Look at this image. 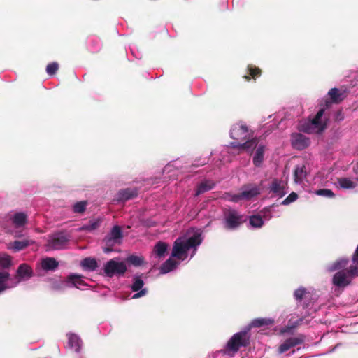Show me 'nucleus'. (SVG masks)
Returning a JSON list of instances; mask_svg holds the SVG:
<instances>
[{
	"instance_id": "obj_1",
	"label": "nucleus",
	"mask_w": 358,
	"mask_h": 358,
	"mask_svg": "<svg viewBox=\"0 0 358 358\" xmlns=\"http://www.w3.org/2000/svg\"><path fill=\"white\" fill-rule=\"evenodd\" d=\"M230 136L235 141L230 143L224 149L229 152L230 149L237 150L238 152L246 151L252 152L257 145V139L252 138V132L243 122L234 124L230 130Z\"/></svg>"
},
{
	"instance_id": "obj_2",
	"label": "nucleus",
	"mask_w": 358,
	"mask_h": 358,
	"mask_svg": "<svg viewBox=\"0 0 358 358\" xmlns=\"http://www.w3.org/2000/svg\"><path fill=\"white\" fill-rule=\"evenodd\" d=\"M33 275L32 268L25 263L19 265L15 276H10L8 271H0V294L17 287L21 282L29 280Z\"/></svg>"
},
{
	"instance_id": "obj_3",
	"label": "nucleus",
	"mask_w": 358,
	"mask_h": 358,
	"mask_svg": "<svg viewBox=\"0 0 358 358\" xmlns=\"http://www.w3.org/2000/svg\"><path fill=\"white\" fill-rule=\"evenodd\" d=\"M248 329L249 328H244L242 331L234 334L228 341L224 349L220 352L232 357L241 348L247 347L250 344V339Z\"/></svg>"
},
{
	"instance_id": "obj_4",
	"label": "nucleus",
	"mask_w": 358,
	"mask_h": 358,
	"mask_svg": "<svg viewBox=\"0 0 358 358\" xmlns=\"http://www.w3.org/2000/svg\"><path fill=\"white\" fill-rule=\"evenodd\" d=\"M324 109H320L317 115L311 120H308L299 124V129L308 134H319L324 130L327 126V119L323 118Z\"/></svg>"
},
{
	"instance_id": "obj_5",
	"label": "nucleus",
	"mask_w": 358,
	"mask_h": 358,
	"mask_svg": "<svg viewBox=\"0 0 358 358\" xmlns=\"http://www.w3.org/2000/svg\"><path fill=\"white\" fill-rule=\"evenodd\" d=\"M203 239L200 229H191L182 236L178 237L173 246H199Z\"/></svg>"
},
{
	"instance_id": "obj_6",
	"label": "nucleus",
	"mask_w": 358,
	"mask_h": 358,
	"mask_svg": "<svg viewBox=\"0 0 358 358\" xmlns=\"http://www.w3.org/2000/svg\"><path fill=\"white\" fill-rule=\"evenodd\" d=\"M127 270L125 262L114 258L108 261L103 266V273L106 277L122 276Z\"/></svg>"
},
{
	"instance_id": "obj_7",
	"label": "nucleus",
	"mask_w": 358,
	"mask_h": 358,
	"mask_svg": "<svg viewBox=\"0 0 358 358\" xmlns=\"http://www.w3.org/2000/svg\"><path fill=\"white\" fill-rule=\"evenodd\" d=\"M197 248H172L171 255L180 264L188 258H192Z\"/></svg>"
},
{
	"instance_id": "obj_8",
	"label": "nucleus",
	"mask_w": 358,
	"mask_h": 358,
	"mask_svg": "<svg viewBox=\"0 0 358 358\" xmlns=\"http://www.w3.org/2000/svg\"><path fill=\"white\" fill-rule=\"evenodd\" d=\"M144 285L142 275H134L133 276L130 287L136 293L132 296V299H138L148 294V289L144 287Z\"/></svg>"
},
{
	"instance_id": "obj_9",
	"label": "nucleus",
	"mask_w": 358,
	"mask_h": 358,
	"mask_svg": "<svg viewBox=\"0 0 358 358\" xmlns=\"http://www.w3.org/2000/svg\"><path fill=\"white\" fill-rule=\"evenodd\" d=\"M269 190L272 197L282 198L287 193V184L284 180L274 179L270 185Z\"/></svg>"
},
{
	"instance_id": "obj_10",
	"label": "nucleus",
	"mask_w": 358,
	"mask_h": 358,
	"mask_svg": "<svg viewBox=\"0 0 358 358\" xmlns=\"http://www.w3.org/2000/svg\"><path fill=\"white\" fill-rule=\"evenodd\" d=\"M290 142L292 148L298 150H303L310 144L309 138L299 133H293L291 135Z\"/></svg>"
},
{
	"instance_id": "obj_11",
	"label": "nucleus",
	"mask_w": 358,
	"mask_h": 358,
	"mask_svg": "<svg viewBox=\"0 0 358 358\" xmlns=\"http://www.w3.org/2000/svg\"><path fill=\"white\" fill-rule=\"evenodd\" d=\"M242 218L237 211L229 210L225 213L224 227L229 229H236L241 224Z\"/></svg>"
},
{
	"instance_id": "obj_12",
	"label": "nucleus",
	"mask_w": 358,
	"mask_h": 358,
	"mask_svg": "<svg viewBox=\"0 0 358 358\" xmlns=\"http://www.w3.org/2000/svg\"><path fill=\"white\" fill-rule=\"evenodd\" d=\"M303 341L304 338L303 336L289 337L279 345L278 352L279 354H282L290 350L292 348L303 343Z\"/></svg>"
},
{
	"instance_id": "obj_13",
	"label": "nucleus",
	"mask_w": 358,
	"mask_h": 358,
	"mask_svg": "<svg viewBox=\"0 0 358 358\" xmlns=\"http://www.w3.org/2000/svg\"><path fill=\"white\" fill-rule=\"evenodd\" d=\"M9 221L15 229H21L27 222V215L22 212H17L10 216Z\"/></svg>"
},
{
	"instance_id": "obj_14",
	"label": "nucleus",
	"mask_w": 358,
	"mask_h": 358,
	"mask_svg": "<svg viewBox=\"0 0 358 358\" xmlns=\"http://www.w3.org/2000/svg\"><path fill=\"white\" fill-rule=\"evenodd\" d=\"M332 282L336 287L343 288L350 283L351 279L345 271L341 270L338 271L334 275Z\"/></svg>"
},
{
	"instance_id": "obj_15",
	"label": "nucleus",
	"mask_w": 358,
	"mask_h": 358,
	"mask_svg": "<svg viewBox=\"0 0 358 358\" xmlns=\"http://www.w3.org/2000/svg\"><path fill=\"white\" fill-rule=\"evenodd\" d=\"M260 193V186L255 184H248L241 188V194L244 200H250Z\"/></svg>"
},
{
	"instance_id": "obj_16",
	"label": "nucleus",
	"mask_w": 358,
	"mask_h": 358,
	"mask_svg": "<svg viewBox=\"0 0 358 358\" xmlns=\"http://www.w3.org/2000/svg\"><path fill=\"white\" fill-rule=\"evenodd\" d=\"M124 233L121 227L118 225L114 226L108 233L107 241L113 244H120L123 238Z\"/></svg>"
},
{
	"instance_id": "obj_17",
	"label": "nucleus",
	"mask_w": 358,
	"mask_h": 358,
	"mask_svg": "<svg viewBox=\"0 0 358 358\" xmlns=\"http://www.w3.org/2000/svg\"><path fill=\"white\" fill-rule=\"evenodd\" d=\"M358 185V179H352L348 178H340L335 182V186L339 189H352Z\"/></svg>"
},
{
	"instance_id": "obj_18",
	"label": "nucleus",
	"mask_w": 358,
	"mask_h": 358,
	"mask_svg": "<svg viewBox=\"0 0 358 358\" xmlns=\"http://www.w3.org/2000/svg\"><path fill=\"white\" fill-rule=\"evenodd\" d=\"M180 265L179 262H177L172 256L165 261L159 267L160 274H166L176 269Z\"/></svg>"
},
{
	"instance_id": "obj_19",
	"label": "nucleus",
	"mask_w": 358,
	"mask_h": 358,
	"mask_svg": "<svg viewBox=\"0 0 358 358\" xmlns=\"http://www.w3.org/2000/svg\"><path fill=\"white\" fill-rule=\"evenodd\" d=\"M67 336L68 346L76 352L79 353L83 344L81 338L77 334L72 333H69Z\"/></svg>"
},
{
	"instance_id": "obj_20",
	"label": "nucleus",
	"mask_w": 358,
	"mask_h": 358,
	"mask_svg": "<svg viewBox=\"0 0 358 358\" xmlns=\"http://www.w3.org/2000/svg\"><path fill=\"white\" fill-rule=\"evenodd\" d=\"M266 147L263 144H259L257 142V145L256 148L252 150L254 151L255 150L254 156H253V164L255 166H260L264 161V155L265 152Z\"/></svg>"
},
{
	"instance_id": "obj_21",
	"label": "nucleus",
	"mask_w": 358,
	"mask_h": 358,
	"mask_svg": "<svg viewBox=\"0 0 358 358\" xmlns=\"http://www.w3.org/2000/svg\"><path fill=\"white\" fill-rule=\"evenodd\" d=\"M274 319L271 317H259L252 320V322L245 328H249L248 333L252 327H261L263 326H268L274 324Z\"/></svg>"
},
{
	"instance_id": "obj_22",
	"label": "nucleus",
	"mask_w": 358,
	"mask_h": 358,
	"mask_svg": "<svg viewBox=\"0 0 358 358\" xmlns=\"http://www.w3.org/2000/svg\"><path fill=\"white\" fill-rule=\"evenodd\" d=\"M68 240V236L64 232H57L52 234L49 238L50 246H60Z\"/></svg>"
},
{
	"instance_id": "obj_23",
	"label": "nucleus",
	"mask_w": 358,
	"mask_h": 358,
	"mask_svg": "<svg viewBox=\"0 0 358 358\" xmlns=\"http://www.w3.org/2000/svg\"><path fill=\"white\" fill-rule=\"evenodd\" d=\"M58 265V262L53 257H45L41 260V267L45 271H54Z\"/></svg>"
},
{
	"instance_id": "obj_24",
	"label": "nucleus",
	"mask_w": 358,
	"mask_h": 358,
	"mask_svg": "<svg viewBox=\"0 0 358 358\" xmlns=\"http://www.w3.org/2000/svg\"><path fill=\"white\" fill-rule=\"evenodd\" d=\"M67 284L69 287H75L78 289H82L86 285L81 275L77 274L69 275L67 278Z\"/></svg>"
},
{
	"instance_id": "obj_25",
	"label": "nucleus",
	"mask_w": 358,
	"mask_h": 358,
	"mask_svg": "<svg viewBox=\"0 0 358 358\" xmlns=\"http://www.w3.org/2000/svg\"><path fill=\"white\" fill-rule=\"evenodd\" d=\"M137 195L136 189H125L120 191L117 194V201H124L131 199Z\"/></svg>"
},
{
	"instance_id": "obj_26",
	"label": "nucleus",
	"mask_w": 358,
	"mask_h": 358,
	"mask_svg": "<svg viewBox=\"0 0 358 358\" xmlns=\"http://www.w3.org/2000/svg\"><path fill=\"white\" fill-rule=\"evenodd\" d=\"M306 170L304 164L297 165L294 170V182L296 184H301L306 178Z\"/></svg>"
},
{
	"instance_id": "obj_27",
	"label": "nucleus",
	"mask_w": 358,
	"mask_h": 358,
	"mask_svg": "<svg viewBox=\"0 0 358 358\" xmlns=\"http://www.w3.org/2000/svg\"><path fill=\"white\" fill-rule=\"evenodd\" d=\"M349 260L348 258L342 257L329 264L327 270L333 272L337 270L343 269L348 265Z\"/></svg>"
},
{
	"instance_id": "obj_28",
	"label": "nucleus",
	"mask_w": 358,
	"mask_h": 358,
	"mask_svg": "<svg viewBox=\"0 0 358 358\" xmlns=\"http://www.w3.org/2000/svg\"><path fill=\"white\" fill-rule=\"evenodd\" d=\"M80 265L85 271H94L96 269L98 264L97 262L94 258L86 257L83 259Z\"/></svg>"
},
{
	"instance_id": "obj_29",
	"label": "nucleus",
	"mask_w": 358,
	"mask_h": 358,
	"mask_svg": "<svg viewBox=\"0 0 358 358\" xmlns=\"http://www.w3.org/2000/svg\"><path fill=\"white\" fill-rule=\"evenodd\" d=\"M303 320V317H302L295 321H292V319H289L287 322V324L280 329V333L284 334L286 333L291 332L295 328H296L299 325H300L302 323Z\"/></svg>"
},
{
	"instance_id": "obj_30",
	"label": "nucleus",
	"mask_w": 358,
	"mask_h": 358,
	"mask_svg": "<svg viewBox=\"0 0 358 358\" xmlns=\"http://www.w3.org/2000/svg\"><path fill=\"white\" fill-rule=\"evenodd\" d=\"M215 183L211 180H205L201 182L196 190L195 195L199 196L206 192H208L213 188Z\"/></svg>"
},
{
	"instance_id": "obj_31",
	"label": "nucleus",
	"mask_w": 358,
	"mask_h": 358,
	"mask_svg": "<svg viewBox=\"0 0 358 358\" xmlns=\"http://www.w3.org/2000/svg\"><path fill=\"white\" fill-rule=\"evenodd\" d=\"M101 220L100 219H94L90 222L89 224H85L81 227V229L87 231H93L98 229L101 224Z\"/></svg>"
},
{
	"instance_id": "obj_32",
	"label": "nucleus",
	"mask_w": 358,
	"mask_h": 358,
	"mask_svg": "<svg viewBox=\"0 0 358 358\" xmlns=\"http://www.w3.org/2000/svg\"><path fill=\"white\" fill-rule=\"evenodd\" d=\"M126 260L127 262L134 266H140L144 263L143 259L141 257L134 255L128 256Z\"/></svg>"
},
{
	"instance_id": "obj_33",
	"label": "nucleus",
	"mask_w": 358,
	"mask_h": 358,
	"mask_svg": "<svg viewBox=\"0 0 358 358\" xmlns=\"http://www.w3.org/2000/svg\"><path fill=\"white\" fill-rule=\"evenodd\" d=\"M249 223L253 228H260L264 224V220L260 215H252L250 217Z\"/></svg>"
},
{
	"instance_id": "obj_34",
	"label": "nucleus",
	"mask_w": 358,
	"mask_h": 358,
	"mask_svg": "<svg viewBox=\"0 0 358 358\" xmlns=\"http://www.w3.org/2000/svg\"><path fill=\"white\" fill-rule=\"evenodd\" d=\"M12 266V259L11 257L8 255H0V267L6 269L10 268Z\"/></svg>"
},
{
	"instance_id": "obj_35",
	"label": "nucleus",
	"mask_w": 358,
	"mask_h": 358,
	"mask_svg": "<svg viewBox=\"0 0 358 358\" xmlns=\"http://www.w3.org/2000/svg\"><path fill=\"white\" fill-rule=\"evenodd\" d=\"M307 294V289L305 287H301L294 292V298L297 301H301Z\"/></svg>"
},
{
	"instance_id": "obj_36",
	"label": "nucleus",
	"mask_w": 358,
	"mask_h": 358,
	"mask_svg": "<svg viewBox=\"0 0 358 358\" xmlns=\"http://www.w3.org/2000/svg\"><path fill=\"white\" fill-rule=\"evenodd\" d=\"M328 94L331 97L333 102L338 103L341 100L340 97L341 94H339V90L337 88L331 89L329 91Z\"/></svg>"
},
{
	"instance_id": "obj_37",
	"label": "nucleus",
	"mask_w": 358,
	"mask_h": 358,
	"mask_svg": "<svg viewBox=\"0 0 358 358\" xmlns=\"http://www.w3.org/2000/svg\"><path fill=\"white\" fill-rule=\"evenodd\" d=\"M225 199L229 201L237 203L241 200H244L241 192L238 194H227L225 196Z\"/></svg>"
},
{
	"instance_id": "obj_38",
	"label": "nucleus",
	"mask_w": 358,
	"mask_h": 358,
	"mask_svg": "<svg viewBox=\"0 0 358 358\" xmlns=\"http://www.w3.org/2000/svg\"><path fill=\"white\" fill-rule=\"evenodd\" d=\"M345 271L352 280L353 277L358 275V265L354 264V265L350 266V267Z\"/></svg>"
},
{
	"instance_id": "obj_39",
	"label": "nucleus",
	"mask_w": 358,
	"mask_h": 358,
	"mask_svg": "<svg viewBox=\"0 0 358 358\" xmlns=\"http://www.w3.org/2000/svg\"><path fill=\"white\" fill-rule=\"evenodd\" d=\"M315 194L318 196H322L328 198H332L334 196V193L329 189H321L315 192Z\"/></svg>"
},
{
	"instance_id": "obj_40",
	"label": "nucleus",
	"mask_w": 358,
	"mask_h": 358,
	"mask_svg": "<svg viewBox=\"0 0 358 358\" xmlns=\"http://www.w3.org/2000/svg\"><path fill=\"white\" fill-rule=\"evenodd\" d=\"M58 67L59 66L57 62L50 63L46 67V72L48 75L52 76L56 73Z\"/></svg>"
},
{
	"instance_id": "obj_41",
	"label": "nucleus",
	"mask_w": 358,
	"mask_h": 358,
	"mask_svg": "<svg viewBox=\"0 0 358 358\" xmlns=\"http://www.w3.org/2000/svg\"><path fill=\"white\" fill-rule=\"evenodd\" d=\"M297 194H296L295 192H292L286 199H285L282 201L281 204L285 206L289 205L291 203L295 201L297 199Z\"/></svg>"
},
{
	"instance_id": "obj_42",
	"label": "nucleus",
	"mask_w": 358,
	"mask_h": 358,
	"mask_svg": "<svg viewBox=\"0 0 358 358\" xmlns=\"http://www.w3.org/2000/svg\"><path fill=\"white\" fill-rule=\"evenodd\" d=\"M86 204H87V203L85 201L77 202L73 206L74 212L79 213L84 212L86 208Z\"/></svg>"
},
{
	"instance_id": "obj_43",
	"label": "nucleus",
	"mask_w": 358,
	"mask_h": 358,
	"mask_svg": "<svg viewBox=\"0 0 358 358\" xmlns=\"http://www.w3.org/2000/svg\"><path fill=\"white\" fill-rule=\"evenodd\" d=\"M65 287H69L67 280L66 282H55L52 284V288L56 291H61Z\"/></svg>"
},
{
	"instance_id": "obj_44",
	"label": "nucleus",
	"mask_w": 358,
	"mask_h": 358,
	"mask_svg": "<svg viewBox=\"0 0 358 358\" xmlns=\"http://www.w3.org/2000/svg\"><path fill=\"white\" fill-rule=\"evenodd\" d=\"M34 242L31 240H24V241H15L13 243V245L12 246H22V247H24V246H29V245H34Z\"/></svg>"
},
{
	"instance_id": "obj_45",
	"label": "nucleus",
	"mask_w": 358,
	"mask_h": 358,
	"mask_svg": "<svg viewBox=\"0 0 358 358\" xmlns=\"http://www.w3.org/2000/svg\"><path fill=\"white\" fill-rule=\"evenodd\" d=\"M155 250H154L155 255L161 258L165 255V254L167 252L168 248H155Z\"/></svg>"
},
{
	"instance_id": "obj_46",
	"label": "nucleus",
	"mask_w": 358,
	"mask_h": 358,
	"mask_svg": "<svg viewBox=\"0 0 358 358\" xmlns=\"http://www.w3.org/2000/svg\"><path fill=\"white\" fill-rule=\"evenodd\" d=\"M250 75L253 78L259 76L260 75V70L258 68L250 66L249 68Z\"/></svg>"
},
{
	"instance_id": "obj_47",
	"label": "nucleus",
	"mask_w": 358,
	"mask_h": 358,
	"mask_svg": "<svg viewBox=\"0 0 358 358\" xmlns=\"http://www.w3.org/2000/svg\"><path fill=\"white\" fill-rule=\"evenodd\" d=\"M353 264L358 265V248H356V250L352 257Z\"/></svg>"
},
{
	"instance_id": "obj_48",
	"label": "nucleus",
	"mask_w": 358,
	"mask_h": 358,
	"mask_svg": "<svg viewBox=\"0 0 358 358\" xmlns=\"http://www.w3.org/2000/svg\"><path fill=\"white\" fill-rule=\"evenodd\" d=\"M155 246L159 247V246H169V245L164 242L159 241L158 243H156V245Z\"/></svg>"
},
{
	"instance_id": "obj_49",
	"label": "nucleus",
	"mask_w": 358,
	"mask_h": 358,
	"mask_svg": "<svg viewBox=\"0 0 358 358\" xmlns=\"http://www.w3.org/2000/svg\"><path fill=\"white\" fill-rule=\"evenodd\" d=\"M103 248V252L105 253H109L111 251H113L112 250V248H108V247H106V248Z\"/></svg>"
},
{
	"instance_id": "obj_50",
	"label": "nucleus",
	"mask_w": 358,
	"mask_h": 358,
	"mask_svg": "<svg viewBox=\"0 0 358 358\" xmlns=\"http://www.w3.org/2000/svg\"><path fill=\"white\" fill-rule=\"evenodd\" d=\"M10 248L13 249L14 252H17L20 251L24 248Z\"/></svg>"
},
{
	"instance_id": "obj_51",
	"label": "nucleus",
	"mask_w": 358,
	"mask_h": 358,
	"mask_svg": "<svg viewBox=\"0 0 358 358\" xmlns=\"http://www.w3.org/2000/svg\"><path fill=\"white\" fill-rule=\"evenodd\" d=\"M7 231H8L9 233H10V234H15V236H17V232L14 231H13V230H12L11 229H7Z\"/></svg>"
},
{
	"instance_id": "obj_52",
	"label": "nucleus",
	"mask_w": 358,
	"mask_h": 358,
	"mask_svg": "<svg viewBox=\"0 0 358 358\" xmlns=\"http://www.w3.org/2000/svg\"><path fill=\"white\" fill-rule=\"evenodd\" d=\"M329 103H329V101H327L326 105H327V107L329 106Z\"/></svg>"
},
{
	"instance_id": "obj_53",
	"label": "nucleus",
	"mask_w": 358,
	"mask_h": 358,
	"mask_svg": "<svg viewBox=\"0 0 358 358\" xmlns=\"http://www.w3.org/2000/svg\"><path fill=\"white\" fill-rule=\"evenodd\" d=\"M244 77H245L246 79H249L248 76H245Z\"/></svg>"
},
{
	"instance_id": "obj_54",
	"label": "nucleus",
	"mask_w": 358,
	"mask_h": 358,
	"mask_svg": "<svg viewBox=\"0 0 358 358\" xmlns=\"http://www.w3.org/2000/svg\"><path fill=\"white\" fill-rule=\"evenodd\" d=\"M357 246H358V244H357Z\"/></svg>"
}]
</instances>
